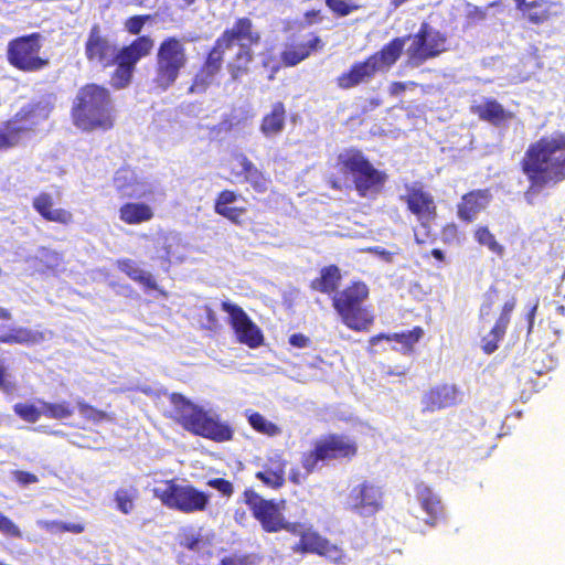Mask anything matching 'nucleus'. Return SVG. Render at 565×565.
Instances as JSON below:
<instances>
[{"instance_id":"nucleus-1","label":"nucleus","mask_w":565,"mask_h":565,"mask_svg":"<svg viewBox=\"0 0 565 565\" xmlns=\"http://www.w3.org/2000/svg\"><path fill=\"white\" fill-rule=\"evenodd\" d=\"M154 47L150 35L135 38L130 43L117 47L98 23H94L84 42V55L88 64L102 68L116 66L110 74V86L122 89L130 85L137 64L148 57Z\"/></svg>"},{"instance_id":"nucleus-2","label":"nucleus","mask_w":565,"mask_h":565,"mask_svg":"<svg viewBox=\"0 0 565 565\" xmlns=\"http://www.w3.org/2000/svg\"><path fill=\"white\" fill-rule=\"evenodd\" d=\"M520 168L529 181L524 198L529 204H533L536 193L565 180V135L544 136L531 142L520 161Z\"/></svg>"},{"instance_id":"nucleus-3","label":"nucleus","mask_w":565,"mask_h":565,"mask_svg":"<svg viewBox=\"0 0 565 565\" xmlns=\"http://www.w3.org/2000/svg\"><path fill=\"white\" fill-rule=\"evenodd\" d=\"M73 125L82 131H107L115 126V108L108 88L96 83L83 85L71 107Z\"/></svg>"},{"instance_id":"nucleus-4","label":"nucleus","mask_w":565,"mask_h":565,"mask_svg":"<svg viewBox=\"0 0 565 565\" xmlns=\"http://www.w3.org/2000/svg\"><path fill=\"white\" fill-rule=\"evenodd\" d=\"M168 398L170 408L163 412V416L179 424L184 430L215 443L233 439L234 430L227 423L211 416L183 394L173 392Z\"/></svg>"},{"instance_id":"nucleus-5","label":"nucleus","mask_w":565,"mask_h":565,"mask_svg":"<svg viewBox=\"0 0 565 565\" xmlns=\"http://www.w3.org/2000/svg\"><path fill=\"white\" fill-rule=\"evenodd\" d=\"M370 298V287L363 280H352L331 297V305L342 323L355 332H366L374 324L372 306H364Z\"/></svg>"},{"instance_id":"nucleus-6","label":"nucleus","mask_w":565,"mask_h":565,"mask_svg":"<svg viewBox=\"0 0 565 565\" xmlns=\"http://www.w3.org/2000/svg\"><path fill=\"white\" fill-rule=\"evenodd\" d=\"M337 168L350 175L353 188L360 198H375L384 189L388 174L377 169L369 158L356 148H349L337 156Z\"/></svg>"},{"instance_id":"nucleus-7","label":"nucleus","mask_w":565,"mask_h":565,"mask_svg":"<svg viewBox=\"0 0 565 565\" xmlns=\"http://www.w3.org/2000/svg\"><path fill=\"white\" fill-rule=\"evenodd\" d=\"M358 452L359 446L354 438L331 433L313 440L311 448L301 454L300 462L306 473L311 475L331 461H351Z\"/></svg>"},{"instance_id":"nucleus-8","label":"nucleus","mask_w":565,"mask_h":565,"mask_svg":"<svg viewBox=\"0 0 565 565\" xmlns=\"http://www.w3.org/2000/svg\"><path fill=\"white\" fill-rule=\"evenodd\" d=\"M189 55L182 39L164 38L156 53L152 85L156 89L166 92L171 88L188 66Z\"/></svg>"},{"instance_id":"nucleus-9","label":"nucleus","mask_w":565,"mask_h":565,"mask_svg":"<svg viewBox=\"0 0 565 565\" xmlns=\"http://www.w3.org/2000/svg\"><path fill=\"white\" fill-rule=\"evenodd\" d=\"M154 498L170 510L185 514L205 511L210 494L192 484H180L174 479L163 481V487L153 489Z\"/></svg>"},{"instance_id":"nucleus-10","label":"nucleus","mask_w":565,"mask_h":565,"mask_svg":"<svg viewBox=\"0 0 565 565\" xmlns=\"http://www.w3.org/2000/svg\"><path fill=\"white\" fill-rule=\"evenodd\" d=\"M242 30H224L207 51L203 63L193 77L189 88L190 93H204L222 71L225 51L234 46V41L245 38Z\"/></svg>"},{"instance_id":"nucleus-11","label":"nucleus","mask_w":565,"mask_h":565,"mask_svg":"<svg viewBox=\"0 0 565 565\" xmlns=\"http://www.w3.org/2000/svg\"><path fill=\"white\" fill-rule=\"evenodd\" d=\"M43 38L34 32L17 36L9 41L7 61L15 70L23 73H36L46 68L49 57L42 56Z\"/></svg>"},{"instance_id":"nucleus-12","label":"nucleus","mask_w":565,"mask_h":565,"mask_svg":"<svg viewBox=\"0 0 565 565\" xmlns=\"http://www.w3.org/2000/svg\"><path fill=\"white\" fill-rule=\"evenodd\" d=\"M237 29L245 32V38L234 41V45L238 46L236 53L226 63V70L232 82H238L250 72V65L254 61L253 46H257L260 43L262 35L255 30L252 19L247 17L237 18L231 28L225 30Z\"/></svg>"},{"instance_id":"nucleus-13","label":"nucleus","mask_w":565,"mask_h":565,"mask_svg":"<svg viewBox=\"0 0 565 565\" xmlns=\"http://www.w3.org/2000/svg\"><path fill=\"white\" fill-rule=\"evenodd\" d=\"M447 34L423 22L406 50L407 65L418 67L448 50Z\"/></svg>"},{"instance_id":"nucleus-14","label":"nucleus","mask_w":565,"mask_h":565,"mask_svg":"<svg viewBox=\"0 0 565 565\" xmlns=\"http://www.w3.org/2000/svg\"><path fill=\"white\" fill-rule=\"evenodd\" d=\"M221 309L228 313V322L239 343L256 349L264 343L260 328L248 317L242 307L231 301H222Z\"/></svg>"},{"instance_id":"nucleus-15","label":"nucleus","mask_w":565,"mask_h":565,"mask_svg":"<svg viewBox=\"0 0 565 565\" xmlns=\"http://www.w3.org/2000/svg\"><path fill=\"white\" fill-rule=\"evenodd\" d=\"M244 498L252 515L260 523L265 532L276 533L282 530L284 515L274 500L264 499L253 489H246Z\"/></svg>"},{"instance_id":"nucleus-16","label":"nucleus","mask_w":565,"mask_h":565,"mask_svg":"<svg viewBox=\"0 0 565 565\" xmlns=\"http://www.w3.org/2000/svg\"><path fill=\"white\" fill-rule=\"evenodd\" d=\"M348 502L358 514L371 516L382 510L383 492L374 482L364 480L350 490Z\"/></svg>"},{"instance_id":"nucleus-17","label":"nucleus","mask_w":565,"mask_h":565,"mask_svg":"<svg viewBox=\"0 0 565 565\" xmlns=\"http://www.w3.org/2000/svg\"><path fill=\"white\" fill-rule=\"evenodd\" d=\"M407 210L414 214L417 221L426 226L437 217V205L433 195L423 188H408L402 196Z\"/></svg>"},{"instance_id":"nucleus-18","label":"nucleus","mask_w":565,"mask_h":565,"mask_svg":"<svg viewBox=\"0 0 565 565\" xmlns=\"http://www.w3.org/2000/svg\"><path fill=\"white\" fill-rule=\"evenodd\" d=\"M462 393L455 384L441 383L431 386L422 397L424 413H434L461 403Z\"/></svg>"},{"instance_id":"nucleus-19","label":"nucleus","mask_w":565,"mask_h":565,"mask_svg":"<svg viewBox=\"0 0 565 565\" xmlns=\"http://www.w3.org/2000/svg\"><path fill=\"white\" fill-rule=\"evenodd\" d=\"M326 43L323 40L311 32L306 42L292 41L288 43L285 50L280 53V60L284 66L294 67L307 60L311 54L322 51Z\"/></svg>"},{"instance_id":"nucleus-20","label":"nucleus","mask_w":565,"mask_h":565,"mask_svg":"<svg viewBox=\"0 0 565 565\" xmlns=\"http://www.w3.org/2000/svg\"><path fill=\"white\" fill-rule=\"evenodd\" d=\"M238 199H241L238 192L224 189L216 194L213 209L217 215L226 218L236 226H242L248 210L244 205L238 206L235 204Z\"/></svg>"},{"instance_id":"nucleus-21","label":"nucleus","mask_w":565,"mask_h":565,"mask_svg":"<svg viewBox=\"0 0 565 565\" xmlns=\"http://www.w3.org/2000/svg\"><path fill=\"white\" fill-rule=\"evenodd\" d=\"M287 463L284 454L277 451L267 457L262 470L255 473V478L269 489H281L286 483Z\"/></svg>"},{"instance_id":"nucleus-22","label":"nucleus","mask_w":565,"mask_h":565,"mask_svg":"<svg viewBox=\"0 0 565 565\" xmlns=\"http://www.w3.org/2000/svg\"><path fill=\"white\" fill-rule=\"evenodd\" d=\"M558 3L552 0H530L518 8L521 19L531 26H542L557 17Z\"/></svg>"},{"instance_id":"nucleus-23","label":"nucleus","mask_w":565,"mask_h":565,"mask_svg":"<svg viewBox=\"0 0 565 565\" xmlns=\"http://www.w3.org/2000/svg\"><path fill=\"white\" fill-rule=\"evenodd\" d=\"M492 199L489 189H478L465 193L457 204V216L466 223H471L483 211Z\"/></svg>"},{"instance_id":"nucleus-24","label":"nucleus","mask_w":565,"mask_h":565,"mask_svg":"<svg viewBox=\"0 0 565 565\" xmlns=\"http://www.w3.org/2000/svg\"><path fill=\"white\" fill-rule=\"evenodd\" d=\"M377 72L376 66L367 56L364 61L353 63L347 72L337 77L335 82L339 88L350 89L369 82Z\"/></svg>"},{"instance_id":"nucleus-25","label":"nucleus","mask_w":565,"mask_h":565,"mask_svg":"<svg viewBox=\"0 0 565 565\" xmlns=\"http://www.w3.org/2000/svg\"><path fill=\"white\" fill-rule=\"evenodd\" d=\"M32 207L47 222L61 225H70L74 222V215L65 209H54L53 196L47 192H41L32 200Z\"/></svg>"},{"instance_id":"nucleus-26","label":"nucleus","mask_w":565,"mask_h":565,"mask_svg":"<svg viewBox=\"0 0 565 565\" xmlns=\"http://www.w3.org/2000/svg\"><path fill=\"white\" fill-rule=\"evenodd\" d=\"M416 497L427 515L425 523L435 526L444 518V505L440 498L425 484L417 486Z\"/></svg>"},{"instance_id":"nucleus-27","label":"nucleus","mask_w":565,"mask_h":565,"mask_svg":"<svg viewBox=\"0 0 565 565\" xmlns=\"http://www.w3.org/2000/svg\"><path fill=\"white\" fill-rule=\"evenodd\" d=\"M286 121V105L282 102L277 100L271 104L270 110L262 117L259 131L266 138L279 136L285 130Z\"/></svg>"},{"instance_id":"nucleus-28","label":"nucleus","mask_w":565,"mask_h":565,"mask_svg":"<svg viewBox=\"0 0 565 565\" xmlns=\"http://www.w3.org/2000/svg\"><path fill=\"white\" fill-rule=\"evenodd\" d=\"M342 273L338 265L330 264L319 270V275L310 281V289L323 295L333 296L339 292Z\"/></svg>"},{"instance_id":"nucleus-29","label":"nucleus","mask_w":565,"mask_h":565,"mask_svg":"<svg viewBox=\"0 0 565 565\" xmlns=\"http://www.w3.org/2000/svg\"><path fill=\"white\" fill-rule=\"evenodd\" d=\"M471 111L478 116L480 120L490 122L495 127L514 118V114L507 110L494 98H487L482 104L472 106Z\"/></svg>"},{"instance_id":"nucleus-30","label":"nucleus","mask_w":565,"mask_h":565,"mask_svg":"<svg viewBox=\"0 0 565 565\" xmlns=\"http://www.w3.org/2000/svg\"><path fill=\"white\" fill-rule=\"evenodd\" d=\"M408 36H396L370 55L377 71L391 68L402 56Z\"/></svg>"},{"instance_id":"nucleus-31","label":"nucleus","mask_w":565,"mask_h":565,"mask_svg":"<svg viewBox=\"0 0 565 565\" xmlns=\"http://www.w3.org/2000/svg\"><path fill=\"white\" fill-rule=\"evenodd\" d=\"M153 216V209L145 202H127L119 207V218L127 225L146 223Z\"/></svg>"},{"instance_id":"nucleus-32","label":"nucleus","mask_w":565,"mask_h":565,"mask_svg":"<svg viewBox=\"0 0 565 565\" xmlns=\"http://www.w3.org/2000/svg\"><path fill=\"white\" fill-rule=\"evenodd\" d=\"M238 162L245 172L242 181L249 183L257 193H265L270 183L269 177L262 172L247 156H238Z\"/></svg>"},{"instance_id":"nucleus-33","label":"nucleus","mask_w":565,"mask_h":565,"mask_svg":"<svg viewBox=\"0 0 565 565\" xmlns=\"http://www.w3.org/2000/svg\"><path fill=\"white\" fill-rule=\"evenodd\" d=\"M118 269L127 275L131 280L142 285L149 290H157L158 285L153 276L139 268V266L130 258H121L117 260Z\"/></svg>"},{"instance_id":"nucleus-34","label":"nucleus","mask_w":565,"mask_h":565,"mask_svg":"<svg viewBox=\"0 0 565 565\" xmlns=\"http://www.w3.org/2000/svg\"><path fill=\"white\" fill-rule=\"evenodd\" d=\"M326 540L327 537L322 536L317 531L307 529V531L301 534V540L291 546V551L297 554L318 555Z\"/></svg>"},{"instance_id":"nucleus-35","label":"nucleus","mask_w":565,"mask_h":565,"mask_svg":"<svg viewBox=\"0 0 565 565\" xmlns=\"http://www.w3.org/2000/svg\"><path fill=\"white\" fill-rule=\"evenodd\" d=\"M33 262L35 270L40 274L56 273L63 263V255L43 247L39 255L33 258Z\"/></svg>"},{"instance_id":"nucleus-36","label":"nucleus","mask_w":565,"mask_h":565,"mask_svg":"<svg viewBox=\"0 0 565 565\" xmlns=\"http://www.w3.org/2000/svg\"><path fill=\"white\" fill-rule=\"evenodd\" d=\"M25 127L14 126V121L6 120L0 126V151L19 146L25 135Z\"/></svg>"},{"instance_id":"nucleus-37","label":"nucleus","mask_w":565,"mask_h":565,"mask_svg":"<svg viewBox=\"0 0 565 565\" xmlns=\"http://www.w3.org/2000/svg\"><path fill=\"white\" fill-rule=\"evenodd\" d=\"M247 420L250 427L263 435L274 437L281 433V429L275 423L268 420L264 415L258 412H246Z\"/></svg>"},{"instance_id":"nucleus-38","label":"nucleus","mask_w":565,"mask_h":565,"mask_svg":"<svg viewBox=\"0 0 565 565\" xmlns=\"http://www.w3.org/2000/svg\"><path fill=\"white\" fill-rule=\"evenodd\" d=\"M8 120L14 121V126L25 127V135L32 132L38 125L36 107L33 105H25Z\"/></svg>"},{"instance_id":"nucleus-39","label":"nucleus","mask_w":565,"mask_h":565,"mask_svg":"<svg viewBox=\"0 0 565 565\" xmlns=\"http://www.w3.org/2000/svg\"><path fill=\"white\" fill-rule=\"evenodd\" d=\"M424 329L419 326L412 330L392 333L393 341L402 344L403 353H412L414 345L423 338Z\"/></svg>"},{"instance_id":"nucleus-40","label":"nucleus","mask_w":565,"mask_h":565,"mask_svg":"<svg viewBox=\"0 0 565 565\" xmlns=\"http://www.w3.org/2000/svg\"><path fill=\"white\" fill-rule=\"evenodd\" d=\"M34 333L23 327L9 328L0 334V344H28L34 341Z\"/></svg>"},{"instance_id":"nucleus-41","label":"nucleus","mask_w":565,"mask_h":565,"mask_svg":"<svg viewBox=\"0 0 565 565\" xmlns=\"http://www.w3.org/2000/svg\"><path fill=\"white\" fill-rule=\"evenodd\" d=\"M77 409L79 414L85 418L86 420H89L94 424H99L103 422H111L114 420V415L98 409L95 406L88 404L87 402L83 399H78L77 403Z\"/></svg>"},{"instance_id":"nucleus-42","label":"nucleus","mask_w":565,"mask_h":565,"mask_svg":"<svg viewBox=\"0 0 565 565\" xmlns=\"http://www.w3.org/2000/svg\"><path fill=\"white\" fill-rule=\"evenodd\" d=\"M138 498V490L135 487L129 489H118L114 494L117 509L124 513L129 514L135 508V500Z\"/></svg>"},{"instance_id":"nucleus-43","label":"nucleus","mask_w":565,"mask_h":565,"mask_svg":"<svg viewBox=\"0 0 565 565\" xmlns=\"http://www.w3.org/2000/svg\"><path fill=\"white\" fill-rule=\"evenodd\" d=\"M42 406V413L45 417L52 419H64L68 418L73 415V408L70 403H50L45 401H40Z\"/></svg>"},{"instance_id":"nucleus-44","label":"nucleus","mask_w":565,"mask_h":565,"mask_svg":"<svg viewBox=\"0 0 565 565\" xmlns=\"http://www.w3.org/2000/svg\"><path fill=\"white\" fill-rule=\"evenodd\" d=\"M319 556L324 557L328 562L334 565H345L349 561L344 550L330 540H326L323 547L318 553Z\"/></svg>"},{"instance_id":"nucleus-45","label":"nucleus","mask_w":565,"mask_h":565,"mask_svg":"<svg viewBox=\"0 0 565 565\" xmlns=\"http://www.w3.org/2000/svg\"><path fill=\"white\" fill-rule=\"evenodd\" d=\"M475 238L480 245L487 246L497 255H502L504 252L503 246L495 239L488 226H478L475 231Z\"/></svg>"},{"instance_id":"nucleus-46","label":"nucleus","mask_w":565,"mask_h":565,"mask_svg":"<svg viewBox=\"0 0 565 565\" xmlns=\"http://www.w3.org/2000/svg\"><path fill=\"white\" fill-rule=\"evenodd\" d=\"M113 182L118 192H124L137 184V175L132 169L122 167L116 171Z\"/></svg>"},{"instance_id":"nucleus-47","label":"nucleus","mask_w":565,"mask_h":565,"mask_svg":"<svg viewBox=\"0 0 565 565\" xmlns=\"http://www.w3.org/2000/svg\"><path fill=\"white\" fill-rule=\"evenodd\" d=\"M14 414L26 423H36L43 415L42 408H38L31 403H17L13 406Z\"/></svg>"},{"instance_id":"nucleus-48","label":"nucleus","mask_w":565,"mask_h":565,"mask_svg":"<svg viewBox=\"0 0 565 565\" xmlns=\"http://www.w3.org/2000/svg\"><path fill=\"white\" fill-rule=\"evenodd\" d=\"M153 17L151 14H136L129 17L124 22V28L130 35L141 36L140 33L148 22H151Z\"/></svg>"},{"instance_id":"nucleus-49","label":"nucleus","mask_w":565,"mask_h":565,"mask_svg":"<svg viewBox=\"0 0 565 565\" xmlns=\"http://www.w3.org/2000/svg\"><path fill=\"white\" fill-rule=\"evenodd\" d=\"M238 156H246L243 152H234L231 157L225 161L224 168L228 172L227 180L231 182L242 181L245 172H242L243 166L238 162Z\"/></svg>"},{"instance_id":"nucleus-50","label":"nucleus","mask_w":565,"mask_h":565,"mask_svg":"<svg viewBox=\"0 0 565 565\" xmlns=\"http://www.w3.org/2000/svg\"><path fill=\"white\" fill-rule=\"evenodd\" d=\"M326 6L337 17H347L360 8L348 0H326Z\"/></svg>"},{"instance_id":"nucleus-51","label":"nucleus","mask_w":565,"mask_h":565,"mask_svg":"<svg viewBox=\"0 0 565 565\" xmlns=\"http://www.w3.org/2000/svg\"><path fill=\"white\" fill-rule=\"evenodd\" d=\"M0 533L9 539H22L23 533L18 524L0 512Z\"/></svg>"},{"instance_id":"nucleus-52","label":"nucleus","mask_w":565,"mask_h":565,"mask_svg":"<svg viewBox=\"0 0 565 565\" xmlns=\"http://www.w3.org/2000/svg\"><path fill=\"white\" fill-rule=\"evenodd\" d=\"M258 557L250 554H233L221 559L220 565H258Z\"/></svg>"},{"instance_id":"nucleus-53","label":"nucleus","mask_w":565,"mask_h":565,"mask_svg":"<svg viewBox=\"0 0 565 565\" xmlns=\"http://www.w3.org/2000/svg\"><path fill=\"white\" fill-rule=\"evenodd\" d=\"M206 484L215 490H217L220 493H222L224 497L230 498L234 493V487L233 483L224 478H213L207 480Z\"/></svg>"},{"instance_id":"nucleus-54","label":"nucleus","mask_w":565,"mask_h":565,"mask_svg":"<svg viewBox=\"0 0 565 565\" xmlns=\"http://www.w3.org/2000/svg\"><path fill=\"white\" fill-rule=\"evenodd\" d=\"M502 340H500L499 338H497L495 335L491 334L490 332L483 337L482 339V351L486 353V354H492L493 352H495L499 348V343L501 342Z\"/></svg>"},{"instance_id":"nucleus-55","label":"nucleus","mask_w":565,"mask_h":565,"mask_svg":"<svg viewBox=\"0 0 565 565\" xmlns=\"http://www.w3.org/2000/svg\"><path fill=\"white\" fill-rule=\"evenodd\" d=\"M515 306H516V299L514 297H512L511 299L505 301L504 305L502 306V309H501L498 320L509 324L512 311L514 310Z\"/></svg>"},{"instance_id":"nucleus-56","label":"nucleus","mask_w":565,"mask_h":565,"mask_svg":"<svg viewBox=\"0 0 565 565\" xmlns=\"http://www.w3.org/2000/svg\"><path fill=\"white\" fill-rule=\"evenodd\" d=\"M458 226L455 223H447L441 228L444 242H452L458 238Z\"/></svg>"},{"instance_id":"nucleus-57","label":"nucleus","mask_w":565,"mask_h":565,"mask_svg":"<svg viewBox=\"0 0 565 565\" xmlns=\"http://www.w3.org/2000/svg\"><path fill=\"white\" fill-rule=\"evenodd\" d=\"M15 481L22 486H28L32 483H36L39 481L38 477L29 471L18 470L14 472Z\"/></svg>"},{"instance_id":"nucleus-58","label":"nucleus","mask_w":565,"mask_h":565,"mask_svg":"<svg viewBox=\"0 0 565 565\" xmlns=\"http://www.w3.org/2000/svg\"><path fill=\"white\" fill-rule=\"evenodd\" d=\"M289 343L295 348L302 349L310 344V339L302 333H294L289 337Z\"/></svg>"},{"instance_id":"nucleus-59","label":"nucleus","mask_w":565,"mask_h":565,"mask_svg":"<svg viewBox=\"0 0 565 565\" xmlns=\"http://www.w3.org/2000/svg\"><path fill=\"white\" fill-rule=\"evenodd\" d=\"M408 85L412 87H415L417 84L415 82H408V83L393 82L390 85L388 92L392 96H397V95H401L402 93H404Z\"/></svg>"},{"instance_id":"nucleus-60","label":"nucleus","mask_w":565,"mask_h":565,"mask_svg":"<svg viewBox=\"0 0 565 565\" xmlns=\"http://www.w3.org/2000/svg\"><path fill=\"white\" fill-rule=\"evenodd\" d=\"M201 540L199 536L195 535H185L181 542L180 545L189 551H195L199 547Z\"/></svg>"},{"instance_id":"nucleus-61","label":"nucleus","mask_w":565,"mask_h":565,"mask_svg":"<svg viewBox=\"0 0 565 565\" xmlns=\"http://www.w3.org/2000/svg\"><path fill=\"white\" fill-rule=\"evenodd\" d=\"M282 530H286L287 532L299 536V540H301V534L307 531V529L303 527L300 523H289L284 519V526Z\"/></svg>"},{"instance_id":"nucleus-62","label":"nucleus","mask_w":565,"mask_h":565,"mask_svg":"<svg viewBox=\"0 0 565 565\" xmlns=\"http://www.w3.org/2000/svg\"><path fill=\"white\" fill-rule=\"evenodd\" d=\"M161 250L163 253L161 256V259L164 263L170 264L171 255H172V245L169 242V237L167 235L163 236L162 244H161Z\"/></svg>"},{"instance_id":"nucleus-63","label":"nucleus","mask_w":565,"mask_h":565,"mask_svg":"<svg viewBox=\"0 0 565 565\" xmlns=\"http://www.w3.org/2000/svg\"><path fill=\"white\" fill-rule=\"evenodd\" d=\"M308 476L309 475L306 472L302 473L298 468H292L289 471L288 479L292 484L299 486L306 480Z\"/></svg>"},{"instance_id":"nucleus-64","label":"nucleus","mask_w":565,"mask_h":565,"mask_svg":"<svg viewBox=\"0 0 565 565\" xmlns=\"http://www.w3.org/2000/svg\"><path fill=\"white\" fill-rule=\"evenodd\" d=\"M306 24L311 25L315 23H319L322 21V15L320 10H309L303 14Z\"/></svg>"}]
</instances>
